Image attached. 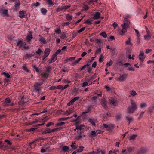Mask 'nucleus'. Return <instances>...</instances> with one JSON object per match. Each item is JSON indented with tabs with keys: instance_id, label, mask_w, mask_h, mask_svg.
<instances>
[{
	"instance_id": "nucleus-34",
	"label": "nucleus",
	"mask_w": 154,
	"mask_h": 154,
	"mask_svg": "<svg viewBox=\"0 0 154 154\" xmlns=\"http://www.w3.org/2000/svg\"><path fill=\"white\" fill-rule=\"evenodd\" d=\"M91 111L90 108H88L87 109V110L85 112H83L82 114L81 115L82 116H85V114L87 113H89Z\"/></svg>"
},
{
	"instance_id": "nucleus-7",
	"label": "nucleus",
	"mask_w": 154,
	"mask_h": 154,
	"mask_svg": "<svg viewBox=\"0 0 154 154\" xmlns=\"http://www.w3.org/2000/svg\"><path fill=\"white\" fill-rule=\"evenodd\" d=\"M70 7L69 5H66L64 6H59L56 9V11L57 12H59L61 11H65L69 8Z\"/></svg>"
},
{
	"instance_id": "nucleus-29",
	"label": "nucleus",
	"mask_w": 154,
	"mask_h": 154,
	"mask_svg": "<svg viewBox=\"0 0 154 154\" xmlns=\"http://www.w3.org/2000/svg\"><path fill=\"white\" fill-rule=\"evenodd\" d=\"M106 116H103V118L104 120H105L108 117L110 116H111V114L109 112H107L106 114Z\"/></svg>"
},
{
	"instance_id": "nucleus-35",
	"label": "nucleus",
	"mask_w": 154,
	"mask_h": 154,
	"mask_svg": "<svg viewBox=\"0 0 154 154\" xmlns=\"http://www.w3.org/2000/svg\"><path fill=\"white\" fill-rule=\"evenodd\" d=\"M52 67L50 65H48L46 67V69L47 72H50L51 69Z\"/></svg>"
},
{
	"instance_id": "nucleus-46",
	"label": "nucleus",
	"mask_w": 154,
	"mask_h": 154,
	"mask_svg": "<svg viewBox=\"0 0 154 154\" xmlns=\"http://www.w3.org/2000/svg\"><path fill=\"white\" fill-rule=\"evenodd\" d=\"M2 74L4 75L7 78H10V75L8 73L3 72Z\"/></svg>"
},
{
	"instance_id": "nucleus-62",
	"label": "nucleus",
	"mask_w": 154,
	"mask_h": 154,
	"mask_svg": "<svg viewBox=\"0 0 154 154\" xmlns=\"http://www.w3.org/2000/svg\"><path fill=\"white\" fill-rule=\"evenodd\" d=\"M134 149V148L132 147H130L128 149V151L129 152H132Z\"/></svg>"
},
{
	"instance_id": "nucleus-2",
	"label": "nucleus",
	"mask_w": 154,
	"mask_h": 154,
	"mask_svg": "<svg viewBox=\"0 0 154 154\" xmlns=\"http://www.w3.org/2000/svg\"><path fill=\"white\" fill-rule=\"evenodd\" d=\"M130 102L131 106H129L127 109L126 112L128 114H133L137 109V107L136 102L133 99H131Z\"/></svg>"
},
{
	"instance_id": "nucleus-15",
	"label": "nucleus",
	"mask_w": 154,
	"mask_h": 154,
	"mask_svg": "<svg viewBox=\"0 0 154 154\" xmlns=\"http://www.w3.org/2000/svg\"><path fill=\"white\" fill-rule=\"evenodd\" d=\"M131 42L132 40L131 37H128V38L127 40L125 41L126 44L130 45L131 46H132L133 45V44H132Z\"/></svg>"
},
{
	"instance_id": "nucleus-38",
	"label": "nucleus",
	"mask_w": 154,
	"mask_h": 154,
	"mask_svg": "<svg viewBox=\"0 0 154 154\" xmlns=\"http://www.w3.org/2000/svg\"><path fill=\"white\" fill-rule=\"evenodd\" d=\"M33 66L35 70L37 72H38L39 71V69L36 66V65H33Z\"/></svg>"
},
{
	"instance_id": "nucleus-13",
	"label": "nucleus",
	"mask_w": 154,
	"mask_h": 154,
	"mask_svg": "<svg viewBox=\"0 0 154 154\" xmlns=\"http://www.w3.org/2000/svg\"><path fill=\"white\" fill-rule=\"evenodd\" d=\"M84 127V125H76V128L74 129V130L76 131V130H78L79 132V133L81 134V130L82 129V128Z\"/></svg>"
},
{
	"instance_id": "nucleus-3",
	"label": "nucleus",
	"mask_w": 154,
	"mask_h": 154,
	"mask_svg": "<svg viewBox=\"0 0 154 154\" xmlns=\"http://www.w3.org/2000/svg\"><path fill=\"white\" fill-rule=\"evenodd\" d=\"M42 85V84L39 83H36L34 84V88L32 90V95L35 96L41 91L42 88L40 86Z\"/></svg>"
},
{
	"instance_id": "nucleus-30",
	"label": "nucleus",
	"mask_w": 154,
	"mask_h": 154,
	"mask_svg": "<svg viewBox=\"0 0 154 154\" xmlns=\"http://www.w3.org/2000/svg\"><path fill=\"white\" fill-rule=\"evenodd\" d=\"M41 12L43 15H45L47 12V10L44 8H42L41 9Z\"/></svg>"
},
{
	"instance_id": "nucleus-41",
	"label": "nucleus",
	"mask_w": 154,
	"mask_h": 154,
	"mask_svg": "<svg viewBox=\"0 0 154 154\" xmlns=\"http://www.w3.org/2000/svg\"><path fill=\"white\" fill-rule=\"evenodd\" d=\"M100 35L104 38H106L107 37V35L105 32L101 33Z\"/></svg>"
},
{
	"instance_id": "nucleus-23",
	"label": "nucleus",
	"mask_w": 154,
	"mask_h": 154,
	"mask_svg": "<svg viewBox=\"0 0 154 154\" xmlns=\"http://www.w3.org/2000/svg\"><path fill=\"white\" fill-rule=\"evenodd\" d=\"M137 136V134H132L129 137V139L130 140H134Z\"/></svg>"
},
{
	"instance_id": "nucleus-1",
	"label": "nucleus",
	"mask_w": 154,
	"mask_h": 154,
	"mask_svg": "<svg viewBox=\"0 0 154 154\" xmlns=\"http://www.w3.org/2000/svg\"><path fill=\"white\" fill-rule=\"evenodd\" d=\"M129 20H128L126 18L124 20V23L121 25L122 27V29L118 30L119 34L121 36H122L127 32V29L130 27L129 24L130 23Z\"/></svg>"
},
{
	"instance_id": "nucleus-24",
	"label": "nucleus",
	"mask_w": 154,
	"mask_h": 154,
	"mask_svg": "<svg viewBox=\"0 0 154 154\" xmlns=\"http://www.w3.org/2000/svg\"><path fill=\"white\" fill-rule=\"evenodd\" d=\"M147 106L146 103L144 102H142L141 103L140 107L141 109L144 108H146Z\"/></svg>"
},
{
	"instance_id": "nucleus-58",
	"label": "nucleus",
	"mask_w": 154,
	"mask_h": 154,
	"mask_svg": "<svg viewBox=\"0 0 154 154\" xmlns=\"http://www.w3.org/2000/svg\"><path fill=\"white\" fill-rule=\"evenodd\" d=\"M79 98L80 97H76L72 99V100H73L74 102L75 101L78 100Z\"/></svg>"
},
{
	"instance_id": "nucleus-63",
	"label": "nucleus",
	"mask_w": 154,
	"mask_h": 154,
	"mask_svg": "<svg viewBox=\"0 0 154 154\" xmlns=\"http://www.w3.org/2000/svg\"><path fill=\"white\" fill-rule=\"evenodd\" d=\"M74 102H73V100H72L67 104V106H69L72 105Z\"/></svg>"
},
{
	"instance_id": "nucleus-64",
	"label": "nucleus",
	"mask_w": 154,
	"mask_h": 154,
	"mask_svg": "<svg viewBox=\"0 0 154 154\" xmlns=\"http://www.w3.org/2000/svg\"><path fill=\"white\" fill-rule=\"evenodd\" d=\"M56 89V87L54 86H51L49 88V89L50 90H54Z\"/></svg>"
},
{
	"instance_id": "nucleus-28",
	"label": "nucleus",
	"mask_w": 154,
	"mask_h": 154,
	"mask_svg": "<svg viewBox=\"0 0 154 154\" xmlns=\"http://www.w3.org/2000/svg\"><path fill=\"white\" fill-rule=\"evenodd\" d=\"M23 50H26L29 49V47L26 45V44L25 42H23V45L22 48H21Z\"/></svg>"
},
{
	"instance_id": "nucleus-45",
	"label": "nucleus",
	"mask_w": 154,
	"mask_h": 154,
	"mask_svg": "<svg viewBox=\"0 0 154 154\" xmlns=\"http://www.w3.org/2000/svg\"><path fill=\"white\" fill-rule=\"evenodd\" d=\"M62 82L63 83H69L71 82V81H70L67 80L66 79H64L63 80H62Z\"/></svg>"
},
{
	"instance_id": "nucleus-60",
	"label": "nucleus",
	"mask_w": 154,
	"mask_h": 154,
	"mask_svg": "<svg viewBox=\"0 0 154 154\" xmlns=\"http://www.w3.org/2000/svg\"><path fill=\"white\" fill-rule=\"evenodd\" d=\"M61 50L60 49L58 50L54 54H56L57 55V54H62L61 53Z\"/></svg>"
},
{
	"instance_id": "nucleus-56",
	"label": "nucleus",
	"mask_w": 154,
	"mask_h": 154,
	"mask_svg": "<svg viewBox=\"0 0 154 154\" xmlns=\"http://www.w3.org/2000/svg\"><path fill=\"white\" fill-rule=\"evenodd\" d=\"M42 51L41 49L40 48H39L36 51V52L37 54L40 55L41 53L42 52Z\"/></svg>"
},
{
	"instance_id": "nucleus-16",
	"label": "nucleus",
	"mask_w": 154,
	"mask_h": 154,
	"mask_svg": "<svg viewBox=\"0 0 154 154\" xmlns=\"http://www.w3.org/2000/svg\"><path fill=\"white\" fill-rule=\"evenodd\" d=\"M77 132L78 133V135L75 136V139L77 140L81 138H82L83 137H85V135H82L81 134H81H79V131H77Z\"/></svg>"
},
{
	"instance_id": "nucleus-40",
	"label": "nucleus",
	"mask_w": 154,
	"mask_h": 154,
	"mask_svg": "<svg viewBox=\"0 0 154 154\" xmlns=\"http://www.w3.org/2000/svg\"><path fill=\"white\" fill-rule=\"evenodd\" d=\"M89 121L91 124L93 126H95L96 125L94 121L92 119H88Z\"/></svg>"
},
{
	"instance_id": "nucleus-36",
	"label": "nucleus",
	"mask_w": 154,
	"mask_h": 154,
	"mask_svg": "<svg viewBox=\"0 0 154 154\" xmlns=\"http://www.w3.org/2000/svg\"><path fill=\"white\" fill-rule=\"evenodd\" d=\"M66 18L67 20H70L72 19V16L70 14H68L66 16Z\"/></svg>"
},
{
	"instance_id": "nucleus-17",
	"label": "nucleus",
	"mask_w": 154,
	"mask_h": 154,
	"mask_svg": "<svg viewBox=\"0 0 154 154\" xmlns=\"http://www.w3.org/2000/svg\"><path fill=\"white\" fill-rule=\"evenodd\" d=\"M33 38L32 35V33L31 32H30L27 35L26 39L27 40V42H29L31 40H32Z\"/></svg>"
},
{
	"instance_id": "nucleus-37",
	"label": "nucleus",
	"mask_w": 154,
	"mask_h": 154,
	"mask_svg": "<svg viewBox=\"0 0 154 154\" xmlns=\"http://www.w3.org/2000/svg\"><path fill=\"white\" fill-rule=\"evenodd\" d=\"M39 41L41 42L43 44H45L46 43V41L45 38H41L39 39Z\"/></svg>"
},
{
	"instance_id": "nucleus-43",
	"label": "nucleus",
	"mask_w": 154,
	"mask_h": 154,
	"mask_svg": "<svg viewBox=\"0 0 154 154\" xmlns=\"http://www.w3.org/2000/svg\"><path fill=\"white\" fill-rule=\"evenodd\" d=\"M90 135L92 136H95L97 135L96 133V131H91Z\"/></svg>"
},
{
	"instance_id": "nucleus-42",
	"label": "nucleus",
	"mask_w": 154,
	"mask_h": 154,
	"mask_svg": "<svg viewBox=\"0 0 154 154\" xmlns=\"http://www.w3.org/2000/svg\"><path fill=\"white\" fill-rule=\"evenodd\" d=\"M84 147L81 146L77 150V152H82L83 151V148Z\"/></svg>"
},
{
	"instance_id": "nucleus-21",
	"label": "nucleus",
	"mask_w": 154,
	"mask_h": 154,
	"mask_svg": "<svg viewBox=\"0 0 154 154\" xmlns=\"http://www.w3.org/2000/svg\"><path fill=\"white\" fill-rule=\"evenodd\" d=\"M17 45L19 46L20 48H22L23 45V42L20 40L17 42Z\"/></svg>"
},
{
	"instance_id": "nucleus-4",
	"label": "nucleus",
	"mask_w": 154,
	"mask_h": 154,
	"mask_svg": "<svg viewBox=\"0 0 154 154\" xmlns=\"http://www.w3.org/2000/svg\"><path fill=\"white\" fill-rule=\"evenodd\" d=\"M14 105V104L11 102V100L9 98L5 99L3 103V105L5 106H11Z\"/></svg>"
},
{
	"instance_id": "nucleus-33",
	"label": "nucleus",
	"mask_w": 154,
	"mask_h": 154,
	"mask_svg": "<svg viewBox=\"0 0 154 154\" xmlns=\"http://www.w3.org/2000/svg\"><path fill=\"white\" fill-rule=\"evenodd\" d=\"M126 118L127 120L129 121V122L128 123L129 124H130V122L133 121L134 120V118L132 116L130 117L127 116L126 117Z\"/></svg>"
},
{
	"instance_id": "nucleus-9",
	"label": "nucleus",
	"mask_w": 154,
	"mask_h": 154,
	"mask_svg": "<svg viewBox=\"0 0 154 154\" xmlns=\"http://www.w3.org/2000/svg\"><path fill=\"white\" fill-rule=\"evenodd\" d=\"M57 57L56 54H53L52 56L48 61V63L50 64L54 62L57 60Z\"/></svg>"
},
{
	"instance_id": "nucleus-22",
	"label": "nucleus",
	"mask_w": 154,
	"mask_h": 154,
	"mask_svg": "<svg viewBox=\"0 0 154 154\" xmlns=\"http://www.w3.org/2000/svg\"><path fill=\"white\" fill-rule=\"evenodd\" d=\"M69 147L66 146H64L62 147V149L64 152L67 151L69 150Z\"/></svg>"
},
{
	"instance_id": "nucleus-48",
	"label": "nucleus",
	"mask_w": 154,
	"mask_h": 154,
	"mask_svg": "<svg viewBox=\"0 0 154 154\" xmlns=\"http://www.w3.org/2000/svg\"><path fill=\"white\" fill-rule=\"evenodd\" d=\"M49 72L46 71V72L44 74L43 77L46 78H47L49 75Z\"/></svg>"
},
{
	"instance_id": "nucleus-25",
	"label": "nucleus",
	"mask_w": 154,
	"mask_h": 154,
	"mask_svg": "<svg viewBox=\"0 0 154 154\" xmlns=\"http://www.w3.org/2000/svg\"><path fill=\"white\" fill-rule=\"evenodd\" d=\"M110 103L112 105L115 106L116 104V101L114 99H112L110 100Z\"/></svg>"
},
{
	"instance_id": "nucleus-44",
	"label": "nucleus",
	"mask_w": 154,
	"mask_h": 154,
	"mask_svg": "<svg viewBox=\"0 0 154 154\" xmlns=\"http://www.w3.org/2000/svg\"><path fill=\"white\" fill-rule=\"evenodd\" d=\"M75 58V57H71L69 58L67 60V61H72L74 60Z\"/></svg>"
},
{
	"instance_id": "nucleus-49",
	"label": "nucleus",
	"mask_w": 154,
	"mask_h": 154,
	"mask_svg": "<svg viewBox=\"0 0 154 154\" xmlns=\"http://www.w3.org/2000/svg\"><path fill=\"white\" fill-rule=\"evenodd\" d=\"M38 128H32L29 129H28L26 130V131L28 132H31L35 130L36 129Z\"/></svg>"
},
{
	"instance_id": "nucleus-31",
	"label": "nucleus",
	"mask_w": 154,
	"mask_h": 154,
	"mask_svg": "<svg viewBox=\"0 0 154 154\" xmlns=\"http://www.w3.org/2000/svg\"><path fill=\"white\" fill-rule=\"evenodd\" d=\"M114 126L113 124L109 125L108 127L107 128V130H111L113 129L114 128Z\"/></svg>"
},
{
	"instance_id": "nucleus-27",
	"label": "nucleus",
	"mask_w": 154,
	"mask_h": 154,
	"mask_svg": "<svg viewBox=\"0 0 154 154\" xmlns=\"http://www.w3.org/2000/svg\"><path fill=\"white\" fill-rule=\"evenodd\" d=\"M130 94L131 95L132 97H134L137 94L136 92L134 90H131L130 92Z\"/></svg>"
},
{
	"instance_id": "nucleus-11",
	"label": "nucleus",
	"mask_w": 154,
	"mask_h": 154,
	"mask_svg": "<svg viewBox=\"0 0 154 154\" xmlns=\"http://www.w3.org/2000/svg\"><path fill=\"white\" fill-rule=\"evenodd\" d=\"M101 104L102 106L104 109H106L107 107V102L104 99H102Z\"/></svg>"
},
{
	"instance_id": "nucleus-55",
	"label": "nucleus",
	"mask_w": 154,
	"mask_h": 154,
	"mask_svg": "<svg viewBox=\"0 0 154 154\" xmlns=\"http://www.w3.org/2000/svg\"><path fill=\"white\" fill-rule=\"evenodd\" d=\"M113 64V62L112 60H110L109 62L106 63V65L108 66H111Z\"/></svg>"
},
{
	"instance_id": "nucleus-51",
	"label": "nucleus",
	"mask_w": 154,
	"mask_h": 154,
	"mask_svg": "<svg viewBox=\"0 0 154 154\" xmlns=\"http://www.w3.org/2000/svg\"><path fill=\"white\" fill-rule=\"evenodd\" d=\"M47 2L49 5H54L53 2L52 0H47Z\"/></svg>"
},
{
	"instance_id": "nucleus-32",
	"label": "nucleus",
	"mask_w": 154,
	"mask_h": 154,
	"mask_svg": "<svg viewBox=\"0 0 154 154\" xmlns=\"http://www.w3.org/2000/svg\"><path fill=\"white\" fill-rule=\"evenodd\" d=\"M23 70L27 72H29V70L28 68L26 65H24L23 66Z\"/></svg>"
},
{
	"instance_id": "nucleus-14",
	"label": "nucleus",
	"mask_w": 154,
	"mask_h": 154,
	"mask_svg": "<svg viewBox=\"0 0 154 154\" xmlns=\"http://www.w3.org/2000/svg\"><path fill=\"white\" fill-rule=\"evenodd\" d=\"M100 14L99 12H95L94 14L93 18L95 19H97L100 17Z\"/></svg>"
},
{
	"instance_id": "nucleus-5",
	"label": "nucleus",
	"mask_w": 154,
	"mask_h": 154,
	"mask_svg": "<svg viewBox=\"0 0 154 154\" xmlns=\"http://www.w3.org/2000/svg\"><path fill=\"white\" fill-rule=\"evenodd\" d=\"M128 74L125 73L120 75L119 77L117 79V80L119 81L122 82L125 81L128 76Z\"/></svg>"
},
{
	"instance_id": "nucleus-59",
	"label": "nucleus",
	"mask_w": 154,
	"mask_h": 154,
	"mask_svg": "<svg viewBox=\"0 0 154 154\" xmlns=\"http://www.w3.org/2000/svg\"><path fill=\"white\" fill-rule=\"evenodd\" d=\"M95 131L96 134H97L102 133L103 132V131L100 130H97L96 131Z\"/></svg>"
},
{
	"instance_id": "nucleus-8",
	"label": "nucleus",
	"mask_w": 154,
	"mask_h": 154,
	"mask_svg": "<svg viewBox=\"0 0 154 154\" xmlns=\"http://www.w3.org/2000/svg\"><path fill=\"white\" fill-rule=\"evenodd\" d=\"M139 59L140 61H143L145 58V56L144 55V53L143 51H140V54L138 56Z\"/></svg>"
},
{
	"instance_id": "nucleus-47",
	"label": "nucleus",
	"mask_w": 154,
	"mask_h": 154,
	"mask_svg": "<svg viewBox=\"0 0 154 154\" xmlns=\"http://www.w3.org/2000/svg\"><path fill=\"white\" fill-rule=\"evenodd\" d=\"M55 32L56 33L60 34L61 33V31L60 28H57L55 30Z\"/></svg>"
},
{
	"instance_id": "nucleus-52",
	"label": "nucleus",
	"mask_w": 154,
	"mask_h": 154,
	"mask_svg": "<svg viewBox=\"0 0 154 154\" xmlns=\"http://www.w3.org/2000/svg\"><path fill=\"white\" fill-rule=\"evenodd\" d=\"M81 59V58H78L74 62V64H77L78 63V62L80 61Z\"/></svg>"
},
{
	"instance_id": "nucleus-18",
	"label": "nucleus",
	"mask_w": 154,
	"mask_h": 154,
	"mask_svg": "<svg viewBox=\"0 0 154 154\" xmlns=\"http://www.w3.org/2000/svg\"><path fill=\"white\" fill-rule=\"evenodd\" d=\"M25 12L24 11H19V17L21 18H23L25 17Z\"/></svg>"
},
{
	"instance_id": "nucleus-10",
	"label": "nucleus",
	"mask_w": 154,
	"mask_h": 154,
	"mask_svg": "<svg viewBox=\"0 0 154 154\" xmlns=\"http://www.w3.org/2000/svg\"><path fill=\"white\" fill-rule=\"evenodd\" d=\"M50 49L49 48H46L44 51V55L43 56V60L47 57L49 54L50 53Z\"/></svg>"
},
{
	"instance_id": "nucleus-54",
	"label": "nucleus",
	"mask_w": 154,
	"mask_h": 154,
	"mask_svg": "<svg viewBox=\"0 0 154 154\" xmlns=\"http://www.w3.org/2000/svg\"><path fill=\"white\" fill-rule=\"evenodd\" d=\"M85 29V27H82L79 30H78L77 31V32L78 33H80L83 31Z\"/></svg>"
},
{
	"instance_id": "nucleus-39",
	"label": "nucleus",
	"mask_w": 154,
	"mask_h": 154,
	"mask_svg": "<svg viewBox=\"0 0 154 154\" xmlns=\"http://www.w3.org/2000/svg\"><path fill=\"white\" fill-rule=\"evenodd\" d=\"M84 23L90 25L92 23L91 21V20L88 19Z\"/></svg>"
},
{
	"instance_id": "nucleus-26",
	"label": "nucleus",
	"mask_w": 154,
	"mask_h": 154,
	"mask_svg": "<svg viewBox=\"0 0 154 154\" xmlns=\"http://www.w3.org/2000/svg\"><path fill=\"white\" fill-rule=\"evenodd\" d=\"M46 152H51L53 151L54 149H50V147L49 146L45 147Z\"/></svg>"
},
{
	"instance_id": "nucleus-12",
	"label": "nucleus",
	"mask_w": 154,
	"mask_h": 154,
	"mask_svg": "<svg viewBox=\"0 0 154 154\" xmlns=\"http://www.w3.org/2000/svg\"><path fill=\"white\" fill-rule=\"evenodd\" d=\"M74 108H72L69 109L68 110H67L65 114L66 115H68L74 112Z\"/></svg>"
},
{
	"instance_id": "nucleus-6",
	"label": "nucleus",
	"mask_w": 154,
	"mask_h": 154,
	"mask_svg": "<svg viewBox=\"0 0 154 154\" xmlns=\"http://www.w3.org/2000/svg\"><path fill=\"white\" fill-rule=\"evenodd\" d=\"M0 13L2 16L3 17H8V11L7 9H4L2 7H0Z\"/></svg>"
},
{
	"instance_id": "nucleus-19",
	"label": "nucleus",
	"mask_w": 154,
	"mask_h": 154,
	"mask_svg": "<svg viewBox=\"0 0 154 154\" xmlns=\"http://www.w3.org/2000/svg\"><path fill=\"white\" fill-rule=\"evenodd\" d=\"M20 3L19 0H17L15 2V8L16 9L19 8Z\"/></svg>"
},
{
	"instance_id": "nucleus-61",
	"label": "nucleus",
	"mask_w": 154,
	"mask_h": 154,
	"mask_svg": "<svg viewBox=\"0 0 154 154\" xmlns=\"http://www.w3.org/2000/svg\"><path fill=\"white\" fill-rule=\"evenodd\" d=\"M41 152L42 153H44L46 152V150L45 148V147H42L41 150Z\"/></svg>"
},
{
	"instance_id": "nucleus-20",
	"label": "nucleus",
	"mask_w": 154,
	"mask_h": 154,
	"mask_svg": "<svg viewBox=\"0 0 154 154\" xmlns=\"http://www.w3.org/2000/svg\"><path fill=\"white\" fill-rule=\"evenodd\" d=\"M70 146L73 149L75 150L78 147L75 145L76 143L75 142L73 141L72 142Z\"/></svg>"
},
{
	"instance_id": "nucleus-57",
	"label": "nucleus",
	"mask_w": 154,
	"mask_h": 154,
	"mask_svg": "<svg viewBox=\"0 0 154 154\" xmlns=\"http://www.w3.org/2000/svg\"><path fill=\"white\" fill-rule=\"evenodd\" d=\"M70 24V23L68 22H64L62 23V25L63 26H67L69 25Z\"/></svg>"
},
{
	"instance_id": "nucleus-50",
	"label": "nucleus",
	"mask_w": 154,
	"mask_h": 154,
	"mask_svg": "<svg viewBox=\"0 0 154 154\" xmlns=\"http://www.w3.org/2000/svg\"><path fill=\"white\" fill-rule=\"evenodd\" d=\"M151 36L149 35H148L144 36V39L145 40H149L151 38Z\"/></svg>"
},
{
	"instance_id": "nucleus-53",
	"label": "nucleus",
	"mask_w": 154,
	"mask_h": 154,
	"mask_svg": "<svg viewBox=\"0 0 154 154\" xmlns=\"http://www.w3.org/2000/svg\"><path fill=\"white\" fill-rule=\"evenodd\" d=\"M63 86L61 85H59L56 86V89H60L63 90Z\"/></svg>"
}]
</instances>
